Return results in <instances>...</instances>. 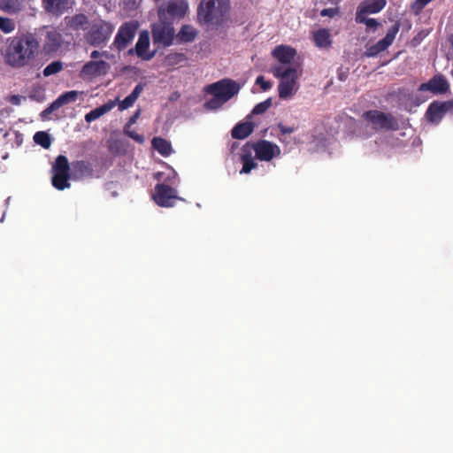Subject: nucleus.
I'll return each instance as SVG.
<instances>
[{
  "mask_svg": "<svg viewBox=\"0 0 453 453\" xmlns=\"http://www.w3.org/2000/svg\"><path fill=\"white\" fill-rule=\"evenodd\" d=\"M39 42L33 34L27 33L13 37L6 49L5 62L12 67L27 65L35 57Z\"/></svg>",
  "mask_w": 453,
  "mask_h": 453,
  "instance_id": "nucleus-1",
  "label": "nucleus"
},
{
  "mask_svg": "<svg viewBox=\"0 0 453 453\" xmlns=\"http://www.w3.org/2000/svg\"><path fill=\"white\" fill-rule=\"evenodd\" d=\"M230 0H201L197 19L211 29H218L230 21Z\"/></svg>",
  "mask_w": 453,
  "mask_h": 453,
  "instance_id": "nucleus-2",
  "label": "nucleus"
},
{
  "mask_svg": "<svg viewBox=\"0 0 453 453\" xmlns=\"http://www.w3.org/2000/svg\"><path fill=\"white\" fill-rule=\"evenodd\" d=\"M272 73L274 77L280 79L278 87L280 98L288 99L291 97L297 89V69L292 66L284 67L282 65H275L272 66Z\"/></svg>",
  "mask_w": 453,
  "mask_h": 453,
  "instance_id": "nucleus-3",
  "label": "nucleus"
},
{
  "mask_svg": "<svg viewBox=\"0 0 453 453\" xmlns=\"http://www.w3.org/2000/svg\"><path fill=\"white\" fill-rule=\"evenodd\" d=\"M114 31V26L104 19L93 20L84 35L86 42L94 47L106 45Z\"/></svg>",
  "mask_w": 453,
  "mask_h": 453,
  "instance_id": "nucleus-4",
  "label": "nucleus"
},
{
  "mask_svg": "<svg viewBox=\"0 0 453 453\" xmlns=\"http://www.w3.org/2000/svg\"><path fill=\"white\" fill-rule=\"evenodd\" d=\"M52 186L58 190H64L70 187V165L64 155H58L52 165Z\"/></svg>",
  "mask_w": 453,
  "mask_h": 453,
  "instance_id": "nucleus-5",
  "label": "nucleus"
},
{
  "mask_svg": "<svg viewBox=\"0 0 453 453\" xmlns=\"http://www.w3.org/2000/svg\"><path fill=\"white\" fill-rule=\"evenodd\" d=\"M363 119L370 122L375 129L396 131L399 129L397 119L390 113L378 110H370L363 113Z\"/></svg>",
  "mask_w": 453,
  "mask_h": 453,
  "instance_id": "nucleus-6",
  "label": "nucleus"
},
{
  "mask_svg": "<svg viewBox=\"0 0 453 453\" xmlns=\"http://www.w3.org/2000/svg\"><path fill=\"white\" fill-rule=\"evenodd\" d=\"M240 88V85L235 81L223 79L208 85L205 88V92L216 96L221 99V102L226 103L234 96L238 94Z\"/></svg>",
  "mask_w": 453,
  "mask_h": 453,
  "instance_id": "nucleus-7",
  "label": "nucleus"
},
{
  "mask_svg": "<svg viewBox=\"0 0 453 453\" xmlns=\"http://www.w3.org/2000/svg\"><path fill=\"white\" fill-rule=\"evenodd\" d=\"M139 23L136 20H131L123 23L114 38L113 44L119 51H122L129 45L135 36Z\"/></svg>",
  "mask_w": 453,
  "mask_h": 453,
  "instance_id": "nucleus-8",
  "label": "nucleus"
},
{
  "mask_svg": "<svg viewBox=\"0 0 453 453\" xmlns=\"http://www.w3.org/2000/svg\"><path fill=\"white\" fill-rule=\"evenodd\" d=\"M250 150H254L255 157L260 161H271L273 157L280 154V147L267 140H258L256 142H250Z\"/></svg>",
  "mask_w": 453,
  "mask_h": 453,
  "instance_id": "nucleus-9",
  "label": "nucleus"
},
{
  "mask_svg": "<svg viewBox=\"0 0 453 453\" xmlns=\"http://www.w3.org/2000/svg\"><path fill=\"white\" fill-rule=\"evenodd\" d=\"M447 113L453 114V100L432 102L425 116L428 122L437 125Z\"/></svg>",
  "mask_w": 453,
  "mask_h": 453,
  "instance_id": "nucleus-10",
  "label": "nucleus"
},
{
  "mask_svg": "<svg viewBox=\"0 0 453 453\" xmlns=\"http://www.w3.org/2000/svg\"><path fill=\"white\" fill-rule=\"evenodd\" d=\"M399 29L400 22L396 21L388 28L384 38L366 49L365 55L369 58L376 57L380 52L386 50L393 43L397 33L399 32Z\"/></svg>",
  "mask_w": 453,
  "mask_h": 453,
  "instance_id": "nucleus-11",
  "label": "nucleus"
},
{
  "mask_svg": "<svg viewBox=\"0 0 453 453\" xmlns=\"http://www.w3.org/2000/svg\"><path fill=\"white\" fill-rule=\"evenodd\" d=\"M153 199L161 207H172L175 200H181L175 188L163 183L156 185Z\"/></svg>",
  "mask_w": 453,
  "mask_h": 453,
  "instance_id": "nucleus-12",
  "label": "nucleus"
},
{
  "mask_svg": "<svg viewBox=\"0 0 453 453\" xmlns=\"http://www.w3.org/2000/svg\"><path fill=\"white\" fill-rule=\"evenodd\" d=\"M152 39L155 44L169 46L173 43L174 29L171 23L159 22L154 24L151 29Z\"/></svg>",
  "mask_w": 453,
  "mask_h": 453,
  "instance_id": "nucleus-13",
  "label": "nucleus"
},
{
  "mask_svg": "<svg viewBox=\"0 0 453 453\" xmlns=\"http://www.w3.org/2000/svg\"><path fill=\"white\" fill-rule=\"evenodd\" d=\"M188 10V4L186 0H170L165 7L158 11L159 17L168 16L172 19H182Z\"/></svg>",
  "mask_w": 453,
  "mask_h": 453,
  "instance_id": "nucleus-14",
  "label": "nucleus"
},
{
  "mask_svg": "<svg viewBox=\"0 0 453 453\" xmlns=\"http://www.w3.org/2000/svg\"><path fill=\"white\" fill-rule=\"evenodd\" d=\"M449 85L442 74H436L427 82L421 83L418 88V91H430L434 95L445 94L448 92Z\"/></svg>",
  "mask_w": 453,
  "mask_h": 453,
  "instance_id": "nucleus-15",
  "label": "nucleus"
},
{
  "mask_svg": "<svg viewBox=\"0 0 453 453\" xmlns=\"http://www.w3.org/2000/svg\"><path fill=\"white\" fill-rule=\"evenodd\" d=\"M109 67V64L104 60L88 61L82 66L81 75L88 78L104 75Z\"/></svg>",
  "mask_w": 453,
  "mask_h": 453,
  "instance_id": "nucleus-16",
  "label": "nucleus"
},
{
  "mask_svg": "<svg viewBox=\"0 0 453 453\" xmlns=\"http://www.w3.org/2000/svg\"><path fill=\"white\" fill-rule=\"evenodd\" d=\"M150 35L147 31H142L135 44V55L142 60H150L155 56V52H149Z\"/></svg>",
  "mask_w": 453,
  "mask_h": 453,
  "instance_id": "nucleus-17",
  "label": "nucleus"
},
{
  "mask_svg": "<svg viewBox=\"0 0 453 453\" xmlns=\"http://www.w3.org/2000/svg\"><path fill=\"white\" fill-rule=\"evenodd\" d=\"M63 37L57 30H50L46 33L45 41L43 43V51L46 54L57 52L61 47Z\"/></svg>",
  "mask_w": 453,
  "mask_h": 453,
  "instance_id": "nucleus-18",
  "label": "nucleus"
},
{
  "mask_svg": "<svg viewBox=\"0 0 453 453\" xmlns=\"http://www.w3.org/2000/svg\"><path fill=\"white\" fill-rule=\"evenodd\" d=\"M251 115L246 117V121L237 123L231 130V135L234 139L242 140L251 134L255 129V124L250 119Z\"/></svg>",
  "mask_w": 453,
  "mask_h": 453,
  "instance_id": "nucleus-19",
  "label": "nucleus"
},
{
  "mask_svg": "<svg viewBox=\"0 0 453 453\" xmlns=\"http://www.w3.org/2000/svg\"><path fill=\"white\" fill-rule=\"evenodd\" d=\"M241 162L242 164V167L240 171L241 174H248L257 167V163L252 157L250 142H246L242 148Z\"/></svg>",
  "mask_w": 453,
  "mask_h": 453,
  "instance_id": "nucleus-20",
  "label": "nucleus"
},
{
  "mask_svg": "<svg viewBox=\"0 0 453 453\" xmlns=\"http://www.w3.org/2000/svg\"><path fill=\"white\" fill-rule=\"evenodd\" d=\"M387 5V0H364L357 6V12L360 14H374L382 11Z\"/></svg>",
  "mask_w": 453,
  "mask_h": 453,
  "instance_id": "nucleus-21",
  "label": "nucleus"
},
{
  "mask_svg": "<svg viewBox=\"0 0 453 453\" xmlns=\"http://www.w3.org/2000/svg\"><path fill=\"white\" fill-rule=\"evenodd\" d=\"M296 55V50L294 48L286 45H279L272 51V56L282 65L290 64Z\"/></svg>",
  "mask_w": 453,
  "mask_h": 453,
  "instance_id": "nucleus-22",
  "label": "nucleus"
},
{
  "mask_svg": "<svg viewBox=\"0 0 453 453\" xmlns=\"http://www.w3.org/2000/svg\"><path fill=\"white\" fill-rule=\"evenodd\" d=\"M67 27L73 31H88L90 23L85 14L79 13L72 17L65 18Z\"/></svg>",
  "mask_w": 453,
  "mask_h": 453,
  "instance_id": "nucleus-23",
  "label": "nucleus"
},
{
  "mask_svg": "<svg viewBox=\"0 0 453 453\" xmlns=\"http://www.w3.org/2000/svg\"><path fill=\"white\" fill-rule=\"evenodd\" d=\"M44 8L47 12L61 15L69 7V0H42Z\"/></svg>",
  "mask_w": 453,
  "mask_h": 453,
  "instance_id": "nucleus-24",
  "label": "nucleus"
},
{
  "mask_svg": "<svg viewBox=\"0 0 453 453\" xmlns=\"http://www.w3.org/2000/svg\"><path fill=\"white\" fill-rule=\"evenodd\" d=\"M143 88L144 85L142 83L137 84L129 96H127L124 100L119 101L118 104L119 110L124 111L132 107L141 93L143 91Z\"/></svg>",
  "mask_w": 453,
  "mask_h": 453,
  "instance_id": "nucleus-25",
  "label": "nucleus"
},
{
  "mask_svg": "<svg viewBox=\"0 0 453 453\" xmlns=\"http://www.w3.org/2000/svg\"><path fill=\"white\" fill-rule=\"evenodd\" d=\"M151 144L163 157H168L173 151L171 143L162 137H154L151 141Z\"/></svg>",
  "mask_w": 453,
  "mask_h": 453,
  "instance_id": "nucleus-26",
  "label": "nucleus"
},
{
  "mask_svg": "<svg viewBox=\"0 0 453 453\" xmlns=\"http://www.w3.org/2000/svg\"><path fill=\"white\" fill-rule=\"evenodd\" d=\"M313 40L316 46L319 48L329 47L332 43L330 33L326 28H320L313 33Z\"/></svg>",
  "mask_w": 453,
  "mask_h": 453,
  "instance_id": "nucleus-27",
  "label": "nucleus"
},
{
  "mask_svg": "<svg viewBox=\"0 0 453 453\" xmlns=\"http://www.w3.org/2000/svg\"><path fill=\"white\" fill-rule=\"evenodd\" d=\"M73 168L74 174L78 178H83L91 176L93 173V169L91 165L84 160H78L73 163Z\"/></svg>",
  "mask_w": 453,
  "mask_h": 453,
  "instance_id": "nucleus-28",
  "label": "nucleus"
},
{
  "mask_svg": "<svg viewBox=\"0 0 453 453\" xmlns=\"http://www.w3.org/2000/svg\"><path fill=\"white\" fill-rule=\"evenodd\" d=\"M197 35V31L190 25H183L179 33L178 39L182 42H193Z\"/></svg>",
  "mask_w": 453,
  "mask_h": 453,
  "instance_id": "nucleus-29",
  "label": "nucleus"
},
{
  "mask_svg": "<svg viewBox=\"0 0 453 453\" xmlns=\"http://www.w3.org/2000/svg\"><path fill=\"white\" fill-rule=\"evenodd\" d=\"M77 97L78 92L75 90L65 92L53 102V106L51 108H60L63 105L76 101Z\"/></svg>",
  "mask_w": 453,
  "mask_h": 453,
  "instance_id": "nucleus-30",
  "label": "nucleus"
},
{
  "mask_svg": "<svg viewBox=\"0 0 453 453\" xmlns=\"http://www.w3.org/2000/svg\"><path fill=\"white\" fill-rule=\"evenodd\" d=\"M23 0H0V10L8 13H17L22 9Z\"/></svg>",
  "mask_w": 453,
  "mask_h": 453,
  "instance_id": "nucleus-31",
  "label": "nucleus"
},
{
  "mask_svg": "<svg viewBox=\"0 0 453 453\" xmlns=\"http://www.w3.org/2000/svg\"><path fill=\"white\" fill-rule=\"evenodd\" d=\"M34 141L35 143L41 145L43 149H49L51 145V139L44 131H38L34 135Z\"/></svg>",
  "mask_w": 453,
  "mask_h": 453,
  "instance_id": "nucleus-32",
  "label": "nucleus"
},
{
  "mask_svg": "<svg viewBox=\"0 0 453 453\" xmlns=\"http://www.w3.org/2000/svg\"><path fill=\"white\" fill-rule=\"evenodd\" d=\"M367 14L356 13L355 20L358 24H365L367 27L376 29L380 23L372 18H367Z\"/></svg>",
  "mask_w": 453,
  "mask_h": 453,
  "instance_id": "nucleus-33",
  "label": "nucleus"
},
{
  "mask_svg": "<svg viewBox=\"0 0 453 453\" xmlns=\"http://www.w3.org/2000/svg\"><path fill=\"white\" fill-rule=\"evenodd\" d=\"M111 108V106H108L106 104L102 105L98 108H96L86 114L85 119L88 122L96 120V119L101 117L103 114L106 113Z\"/></svg>",
  "mask_w": 453,
  "mask_h": 453,
  "instance_id": "nucleus-34",
  "label": "nucleus"
},
{
  "mask_svg": "<svg viewBox=\"0 0 453 453\" xmlns=\"http://www.w3.org/2000/svg\"><path fill=\"white\" fill-rule=\"evenodd\" d=\"M63 69V62L60 60L53 61L50 64H49L44 69H43V75L45 77H49L50 75L56 74L59 73Z\"/></svg>",
  "mask_w": 453,
  "mask_h": 453,
  "instance_id": "nucleus-35",
  "label": "nucleus"
},
{
  "mask_svg": "<svg viewBox=\"0 0 453 453\" xmlns=\"http://www.w3.org/2000/svg\"><path fill=\"white\" fill-rule=\"evenodd\" d=\"M16 25L12 19L0 17V30L4 34L12 33L15 30Z\"/></svg>",
  "mask_w": 453,
  "mask_h": 453,
  "instance_id": "nucleus-36",
  "label": "nucleus"
},
{
  "mask_svg": "<svg viewBox=\"0 0 453 453\" xmlns=\"http://www.w3.org/2000/svg\"><path fill=\"white\" fill-rule=\"evenodd\" d=\"M272 106V99L267 98L266 100L258 103L253 108L250 115H258L265 112Z\"/></svg>",
  "mask_w": 453,
  "mask_h": 453,
  "instance_id": "nucleus-37",
  "label": "nucleus"
},
{
  "mask_svg": "<svg viewBox=\"0 0 453 453\" xmlns=\"http://www.w3.org/2000/svg\"><path fill=\"white\" fill-rule=\"evenodd\" d=\"M433 0H415L411 6V12L419 14L421 11Z\"/></svg>",
  "mask_w": 453,
  "mask_h": 453,
  "instance_id": "nucleus-38",
  "label": "nucleus"
},
{
  "mask_svg": "<svg viewBox=\"0 0 453 453\" xmlns=\"http://www.w3.org/2000/svg\"><path fill=\"white\" fill-rule=\"evenodd\" d=\"M226 102H221V99L216 96H213L212 98L206 101L204 106L208 110H217Z\"/></svg>",
  "mask_w": 453,
  "mask_h": 453,
  "instance_id": "nucleus-39",
  "label": "nucleus"
},
{
  "mask_svg": "<svg viewBox=\"0 0 453 453\" xmlns=\"http://www.w3.org/2000/svg\"><path fill=\"white\" fill-rule=\"evenodd\" d=\"M256 84L259 85L263 91H266L271 88L272 83L265 80L264 76L259 75L256 80Z\"/></svg>",
  "mask_w": 453,
  "mask_h": 453,
  "instance_id": "nucleus-40",
  "label": "nucleus"
},
{
  "mask_svg": "<svg viewBox=\"0 0 453 453\" xmlns=\"http://www.w3.org/2000/svg\"><path fill=\"white\" fill-rule=\"evenodd\" d=\"M277 127L280 130L281 134H290L294 133L296 130V127L286 126V125H284L282 123H279Z\"/></svg>",
  "mask_w": 453,
  "mask_h": 453,
  "instance_id": "nucleus-41",
  "label": "nucleus"
},
{
  "mask_svg": "<svg viewBox=\"0 0 453 453\" xmlns=\"http://www.w3.org/2000/svg\"><path fill=\"white\" fill-rule=\"evenodd\" d=\"M339 11L337 8H326V9H323L321 12H320V15L322 17H330V18H333L334 17L336 14H338Z\"/></svg>",
  "mask_w": 453,
  "mask_h": 453,
  "instance_id": "nucleus-42",
  "label": "nucleus"
},
{
  "mask_svg": "<svg viewBox=\"0 0 453 453\" xmlns=\"http://www.w3.org/2000/svg\"><path fill=\"white\" fill-rule=\"evenodd\" d=\"M125 133L137 142L142 143L144 141L142 134H139L135 132H129L127 129H125Z\"/></svg>",
  "mask_w": 453,
  "mask_h": 453,
  "instance_id": "nucleus-43",
  "label": "nucleus"
},
{
  "mask_svg": "<svg viewBox=\"0 0 453 453\" xmlns=\"http://www.w3.org/2000/svg\"><path fill=\"white\" fill-rule=\"evenodd\" d=\"M140 113H141V110H137L134 114L133 116L130 117V119H128V122L127 123V125L125 126V129H127L129 128L133 124H134L137 120V119L139 118L140 116Z\"/></svg>",
  "mask_w": 453,
  "mask_h": 453,
  "instance_id": "nucleus-44",
  "label": "nucleus"
},
{
  "mask_svg": "<svg viewBox=\"0 0 453 453\" xmlns=\"http://www.w3.org/2000/svg\"><path fill=\"white\" fill-rule=\"evenodd\" d=\"M53 106V102L50 104L49 107H47L43 111H42V114H49V113H51L52 111L58 110V108H51Z\"/></svg>",
  "mask_w": 453,
  "mask_h": 453,
  "instance_id": "nucleus-45",
  "label": "nucleus"
},
{
  "mask_svg": "<svg viewBox=\"0 0 453 453\" xmlns=\"http://www.w3.org/2000/svg\"><path fill=\"white\" fill-rule=\"evenodd\" d=\"M102 56V53L98 50H93L90 54L91 58H97Z\"/></svg>",
  "mask_w": 453,
  "mask_h": 453,
  "instance_id": "nucleus-46",
  "label": "nucleus"
},
{
  "mask_svg": "<svg viewBox=\"0 0 453 453\" xmlns=\"http://www.w3.org/2000/svg\"><path fill=\"white\" fill-rule=\"evenodd\" d=\"M128 54H129V55H134V54H135V47H134V48H132V49H130V50H128Z\"/></svg>",
  "mask_w": 453,
  "mask_h": 453,
  "instance_id": "nucleus-47",
  "label": "nucleus"
},
{
  "mask_svg": "<svg viewBox=\"0 0 453 453\" xmlns=\"http://www.w3.org/2000/svg\"><path fill=\"white\" fill-rule=\"evenodd\" d=\"M449 42H450L451 45L453 46V34H452V35H450V36H449Z\"/></svg>",
  "mask_w": 453,
  "mask_h": 453,
  "instance_id": "nucleus-48",
  "label": "nucleus"
},
{
  "mask_svg": "<svg viewBox=\"0 0 453 453\" xmlns=\"http://www.w3.org/2000/svg\"><path fill=\"white\" fill-rule=\"evenodd\" d=\"M234 148H236V143H234V144L232 145V149L234 150Z\"/></svg>",
  "mask_w": 453,
  "mask_h": 453,
  "instance_id": "nucleus-49",
  "label": "nucleus"
},
{
  "mask_svg": "<svg viewBox=\"0 0 453 453\" xmlns=\"http://www.w3.org/2000/svg\"><path fill=\"white\" fill-rule=\"evenodd\" d=\"M177 56H178V57H180V58H182V57H183V55H182V54H179V55H177Z\"/></svg>",
  "mask_w": 453,
  "mask_h": 453,
  "instance_id": "nucleus-50",
  "label": "nucleus"
}]
</instances>
